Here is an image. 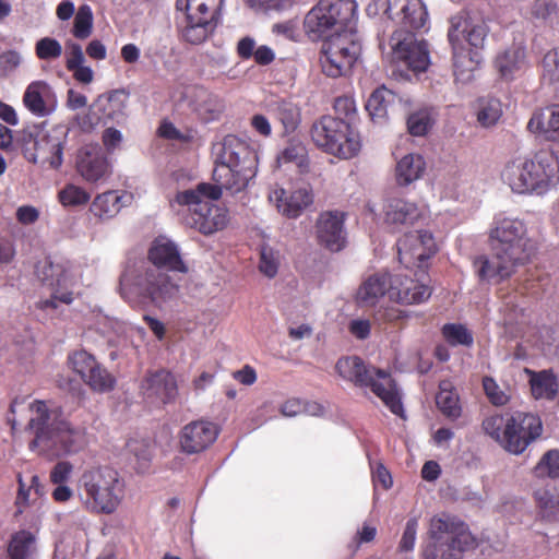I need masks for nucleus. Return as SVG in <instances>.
<instances>
[{
	"mask_svg": "<svg viewBox=\"0 0 559 559\" xmlns=\"http://www.w3.org/2000/svg\"><path fill=\"white\" fill-rule=\"evenodd\" d=\"M390 300L403 305H415L427 301L431 296L429 286L403 275H394Z\"/></svg>",
	"mask_w": 559,
	"mask_h": 559,
	"instance_id": "nucleus-23",
	"label": "nucleus"
},
{
	"mask_svg": "<svg viewBox=\"0 0 559 559\" xmlns=\"http://www.w3.org/2000/svg\"><path fill=\"white\" fill-rule=\"evenodd\" d=\"M442 335L451 346H472L474 337L472 332L463 324L447 323L442 326Z\"/></svg>",
	"mask_w": 559,
	"mask_h": 559,
	"instance_id": "nucleus-48",
	"label": "nucleus"
},
{
	"mask_svg": "<svg viewBox=\"0 0 559 559\" xmlns=\"http://www.w3.org/2000/svg\"><path fill=\"white\" fill-rule=\"evenodd\" d=\"M357 4L355 0H319L307 13L304 28L307 36L313 40L333 37L348 27L356 19Z\"/></svg>",
	"mask_w": 559,
	"mask_h": 559,
	"instance_id": "nucleus-9",
	"label": "nucleus"
},
{
	"mask_svg": "<svg viewBox=\"0 0 559 559\" xmlns=\"http://www.w3.org/2000/svg\"><path fill=\"white\" fill-rule=\"evenodd\" d=\"M21 63V56L15 50H8L0 55V76L11 74Z\"/></svg>",
	"mask_w": 559,
	"mask_h": 559,
	"instance_id": "nucleus-59",
	"label": "nucleus"
},
{
	"mask_svg": "<svg viewBox=\"0 0 559 559\" xmlns=\"http://www.w3.org/2000/svg\"><path fill=\"white\" fill-rule=\"evenodd\" d=\"M72 464L66 461L58 462L50 472V480L52 484H64L71 473Z\"/></svg>",
	"mask_w": 559,
	"mask_h": 559,
	"instance_id": "nucleus-63",
	"label": "nucleus"
},
{
	"mask_svg": "<svg viewBox=\"0 0 559 559\" xmlns=\"http://www.w3.org/2000/svg\"><path fill=\"white\" fill-rule=\"evenodd\" d=\"M90 199L91 195L84 188L73 183L66 185L58 192V200L66 207L85 205Z\"/></svg>",
	"mask_w": 559,
	"mask_h": 559,
	"instance_id": "nucleus-49",
	"label": "nucleus"
},
{
	"mask_svg": "<svg viewBox=\"0 0 559 559\" xmlns=\"http://www.w3.org/2000/svg\"><path fill=\"white\" fill-rule=\"evenodd\" d=\"M335 369L344 380L350 381L361 389H370L394 415L404 417L401 396L390 373L367 366L358 356L340 358Z\"/></svg>",
	"mask_w": 559,
	"mask_h": 559,
	"instance_id": "nucleus-6",
	"label": "nucleus"
},
{
	"mask_svg": "<svg viewBox=\"0 0 559 559\" xmlns=\"http://www.w3.org/2000/svg\"><path fill=\"white\" fill-rule=\"evenodd\" d=\"M17 485L14 501L16 515L39 503L45 495V487L37 475H32L29 479H25L22 474H17Z\"/></svg>",
	"mask_w": 559,
	"mask_h": 559,
	"instance_id": "nucleus-29",
	"label": "nucleus"
},
{
	"mask_svg": "<svg viewBox=\"0 0 559 559\" xmlns=\"http://www.w3.org/2000/svg\"><path fill=\"white\" fill-rule=\"evenodd\" d=\"M176 8L187 11L188 24L182 32L186 41L192 45L202 44L209 36L210 21L204 16L207 13L206 2L203 0H177Z\"/></svg>",
	"mask_w": 559,
	"mask_h": 559,
	"instance_id": "nucleus-21",
	"label": "nucleus"
},
{
	"mask_svg": "<svg viewBox=\"0 0 559 559\" xmlns=\"http://www.w3.org/2000/svg\"><path fill=\"white\" fill-rule=\"evenodd\" d=\"M420 217L418 206L405 200L391 201L385 213V222L395 226L414 225Z\"/></svg>",
	"mask_w": 559,
	"mask_h": 559,
	"instance_id": "nucleus-37",
	"label": "nucleus"
},
{
	"mask_svg": "<svg viewBox=\"0 0 559 559\" xmlns=\"http://www.w3.org/2000/svg\"><path fill=\"white\" fill-rule=\"evenodd\" d=\"M68 47L69 53L66 62L67 69L72 70L73 68L82 66L85 60L82 47L76 43H69Z\"/></svg>",
	"mask_w": 559,
	"mask_h": 559,
	"instance_id": "nucleus-64",
	"label": "nucleus"
},
{
	"mask_svg": "<svg viewBox=\"0 0 559 559\" xmlns=\"http://www.w3.org/2000/svg\"><path fill=\"white\" fill-rule=\"evenodd\" d=\"M229 222V210L224 204H212V233L225 229L228 226Z\"/></svg>",
	"mask_w": 559,
	"mask_h": 559,
	"instance_id": "nucleus-61",
	"label": "nucleus"
},
{
	"mask_svg": "<svg viewBox=\"0 0 559 559\" xmlns=\"http://www.w3.org/2000/svg\"><path fill=\"white\" fill-rule=\"evenodd\" d=\"M124 192L109 190L97 194L90 206V212L99 221L115 217L123 206Z\"/></svg>",
	"mask_w": 559,
	"mask_h": 559,
	"instance_id": "nucleus-34",
	"label": "nucleus"
},
{
	"mask_svg": "<svg viewBox=\"0 0 559 559\" xmlns=\"http://www.w3.org/2000/svg\"><path fill=\"white\" fill-rule=\"evenodd\" d=\"M360 50V45L346 34L329 38L320 53L322 72L333 79L347 75L356 63Z\"/></svg>",
	"mask_w": 559,
	"mask_h": 559,
	"instance_id": "nucleus-12",
	"label": "nucleus"
},
{
	"mask_svg": "<svg viewBox=\"0 0 559 559\" xmlns=\"http://www.w3.org/2000/svg\"><path fill=\"white\" fill-rule=\"evenodd\" d=\"M391 47L396 60L403 62L414 72L427 70L429 60L428 44L425 40H416L411 32H395L391 37Z\"/></svg>",
	"mask_w": 559,
	"mask_h": 559,
	"instance_id": "nucleus-15",
	"label": "nucleus"
},
{
	"mask_svg": "<svg viewBox=\"0 0 559 559\" xmlns=\"http://www.w3.org/2000/svg\"><path fill=\"white\" fill-rule=\"evenodd\" d=\"M123 480L109 466L93 467L81 475L78 483L85 508L98 514L114 513L123 498Z\"/></svg>",
	"mask_w": 559,
	"mask_h": 559,
	"instance_id": "nucleus-7",
	"label": "nucleus"
},
{
	"mask_svg": "<svg viewBox=\"0 0 559 559\" xmlns=\"http://www.w3.org/2000/svg\"><path fill=\"white\" fill-rule=\"evenodd\" d=\"M83 381L91 390L98 393H107L115 389L116 378L100 364L88 372Z\"/></svg>",
	"mask_w": 559,
	"mask_h": 559,
	"instance_id": "nucleus-43",
	"label": "nucleus"
},
{
	"mask_svg": "<svg viewBox=\"0 0 559 559\" xmlns=\"http://www.w3.org/2000/svg\"><path fill=\"white\" fill-rule=\"evenodd\" d=\"M483 388L486 396L488 397L491 404L496 406H502L509 402V396L499 388L498 383L495 381L493 378L484 377Z\"/></svg>",
	"mask_w": 559,
	"mask_h": 559,
	"instance_id": "nucleus-55",
	"label": "nucleus"
},
{
	"mask_svg": "<svg viewBox=\"0 0 559 559\" xmlns=\"http://www.w3.org/2000/svg\"><path fill=\"white\" fill-rule=\"evenodd\" d=\"M35 53L39 60H55L61 57L62 46L52 37H43L35 45Z\"/></svg>",
	"mask_w": 559,
	"mask_h": 559,
	"instance_id": "nucleus-53",
	"label": "nucleus"
},
{
	"mask_svg": "<svg viewBox=\"0 0 559 559\" xmlns=\"http://www.w3.org/2000/svg\"><path fill=\"white\" fill-rule=\"evenodd\" d=\"M431 126L430 117L425 111L412 114L407 119V129L412 135H425Z\"/></svg>",
	"mask_w": 559,
	"mask_h": 559,
	"instance_id": "nucleus-56",
	"label": "nucleus"
},
{
	"mask_svg": "<svg viewBox=\"0 0 559 559\" xmlns=\"http://www.w3.org/2000/svg\"><path fill=\"white\" fill-rule=\"evenodd\" d=\"M27 412L31 414L27 429L34 435L31 449L53 454H72L86 445L85 428L73 427L59 408L51 409L40 400L27 403L25 399H15L11 403L8 423L12 430L23 419L19 417Z\"/></svg>",
	"mask_w": 559,
	"mask_h": 559,
	"instance_id": "nucleus-1",
	"label": "nucleus"
},
{
	"mask_svg": "<svg viewBox=\"0 0 559 559\" xmlns=\"http://www.w3.org/2000/svg\"><path fill=\"white\" fill-rule=\"evenodd\" d=\"M210 442V423L197 420L183 427L180 444L187 453H198L206 449Z\"/></svg>",
	"mask_w": 559,
	"mask_h": 559,
	"instance_id": "nucleus-31",
	"label": "nucleus"
},
{
	"mask_svg": "<svg viewBox=\"0 0 559 559\" xmlns=\"http://www.w3.org/2000/svg\"><path fill=\"white\" fill-rule=\"evenodd\" d=\"M36 537L26 530H21L11 536L8 545L7 559H28L35 549Z\"/></svg>",
	"mask_w": 559,
	"mask_h": 559,
	"instance_id": "nucleus-39",
	"label": "nucleus"
},
{
	"mask_svg": "<svg viewBox=\"0 0 559 559\" xmlns=\"http://www.w3.org/2000/svg\"><path fill=\"white\" fill-rule=\"evenodd\" d=\"M212 201L222 198L223 191L235 195L245 191L258 173V152L246 141L228 134L213 146Z\"/></svg>",
	"mask_w": 559,
	"mask_h": 559,
	"instance_id": "nucleus-2",
	"label": "nucleus"
},
{
	"mask_svg": "<svg viewBox=\"0 0 559 559\" xmlns=\"http://www.w3.org/2000/svg\"><path fill=\"white\" fill-rule=\"evenodd\" d=\"M503 180L516 193L545 194L559 182V159L551 148H542L533 157L509 162Z\"/></svg>",
	"mask_w": 559,
	"mask_h": 559,
	"instance_id": "nucleus-3",
	"label": "nucleus"
},
{
	"mask_svg": "<svg viewBox=\"0 0 559 559\" xmlns=\"http://www.w3.org/2000/svg\"><path fill=\"white\" fill-rule=\"evenodd\" d=\"M310 135L318 148L342 159L355 157L361 147L360 139L342 118L325 115L316 120Z\"/></svg>",
	"mask_w": 559,
	"mask_h": 559,
	"instance_id": "nucleus-10",
	"label": "nucleus"
},
{
	"mask_svg": "<svg viewBox=\"0 0 559 559\" xmlns=\"http://www.w3.org/2000/svg\"><path fill=\"white\" fill-rule=\"evenodd\" d=\"M307 157L306 146L299 141H290L287 146L278 154L280 164L295 163L301 166Z\"/></svg>",
	"mask_w": 559,
	"mask_h": 559,
	"instance_id": "nucleus-52",
	"label": "nucleus"
},
{
	"mask_svg": "<svg viewBox=\"0 0 559 559\" xmlns=\"http://www.w3.org/2000/svg\"><path fill=\"white\" fill-rule=\"evenodd\" d=\"M148 260L158 269H166L175 272H187L177 246L168 240L156 239L150 250Z\"/></svg>",
	"mask_w": 559,
	"mask_h": 559,
	"instance_id": "nucleus-26",
	"label": "nucleus"
},
{
	"mask_svg": "<svg viewBox=\"0 0 559 559\" xmlns=\"http://www.w3.org/2000/svg\"><path fill=\"white\" fill-rule=\"evenodd\" d=\"M394 275L388 272H380L367 277L357 292V300L365 305H374L381 297L390 299L392 281Z\"/></svg>",
	"mask_w": 559,
	"mask_h": 559,
	"instance_id": "nucleus-28",
	"label": "nucleus"
},
{
	"mask_svg": "<svg viewBox=\"0 0 559 559\" xmlns=\"http://www.w3.org/2000/svg\"><path fill=\"white\" fill-rule=\"evenodd\" d=\"M525 372L530 376L531 392L536 400L551 401L556 397L559 383L551 369L534 371L526 368Z\"/></svg>",
	"mask_w": 559,
	"mask_h": 559,
	"instance_id": "nucleus-33",
	"label": "nucleus"
},
{
	"mask_svg": "<svg viewBox=\"0 0 559 559\" xmlns=\"http://www.w3.org/2000/svg\"><path fill=\"white\" fill-rule=\"evenodd\" d=\"M175 201L188 206V225L204 235H210V182L200 183L195 190L178 192Z\"/></svg>",
	"mask_w": 559,
	"mask_h": 559,
	"instance_id": "nucleus-16",
	"label": "nucleus"
},
{
	"mask_svg": "<svg viewBox=\"0 0 559 559\" xmlns=\"http://www.w3.org/2000/svg\"><path fill=\"white\" fill-rule=\"evenodd\" d=\"M427 20L428 13L421 0H411L399 19L400 23L413 31L423 28Z\"/></svg>",
	"mask_w": 559,
	"mask_h": 559,
	"instance_id": "nucleus-44",
	"label": "nucleus"
},
{
	"mask_svg": "<svg viewBox=\"0 0 559 559\" xmlns=\"http://www.w3.org/2000/svg\"><path fill=\"white\" fill-rule=\"evenodd\" d=\"M346 213L338 210L321 212L316 222L318 243L331 252H338L346 246Z\"/></svg>",
	"mask_w": 559,
	"mask_h": 559,
	"instance_id": "nucleus-17",
	"label": "nucleus"
},
{
	"mask_svg": "<svg viewBox=\"0 0 559 559\" xmlns=\"http://www.w3.org/2000/svg\"><path fill=\"white\" fill-rule=\"evenodd\" d=\"M129 99V93L123 88L114 90L109 93L99 95L95 102V107L102 114V118L116 120L124 116Z\"/></svg>",
	"mask_w": 559,
	"mask_h": 559,
	"instance_id": "nucleus-35",
	"label": "nucleus"
},
{
	"mask_svg": "<svg viewBox=\"0 0 559 559\" xmlns=\"http://www.w3.org/2000/svg\"><path fill=\"white\" fill-rule=\"evenodd\" d=\"M436 404L442 415L451 420H455L462 415L459 394L449 381H442L439 384Z\"/></svg>",
	"mask_w": 559,
	"mask_h": 559,
	"instance_id": "nucleus-38",
	"label": "nucleus"
},
{
	"mask_svg": "<svg viewBox=\"0 0 559 559\" xmlns=\"http://www.w3.org/2000/svg\"><path fill=\"white\" fill-rule=\"evenodd\" d=\"M451 48L455 82L462 84L472 82L480 63L479 53L467 49L466 46H451Z\"/></svg>",
	"mask_w": 559,
	"mask_h": 559,
	"instance_id": "nucleus-27",
	"label": "nucleus"
},
{
	"mask_svg": "<svg viewBox=\"0 0 559 559\" xmlns=\"http://www.w3.org/2000/svg\"><path fill=\"white\" fill-rule=\"evenodd\" d=\"M417 528L418 520L416 518H412L406 522V526L399 545V549L401 551H411L414 549Z\"/></svg>",
	"mask_w": 559,
	"mask_h": 559,
	"instance_id": "nucleus-58",
	"label": "nucleus"
},
{
	"mask_svg": "<svg viewBox=\"0 0 559 559\" xmlns=\"http://www.w3.org/2000/svg\"><path fill=\"white\" fill-rule=\"evenodd\" d=\"M501 114L500 104L490 102L478 111L477 119L484 127H490L500 119Z\"/></svg>",
	"mask_w": 559,
	"mask_h": 559,
	"instance_id": "nucleus-57",
	"label": "nucleus"
},
{
	"mask_svg": "<svg viewBox=\"0 0 559 559\" xmlns=\"http://www.w3.org/2000/svg\"><path fill=\"white\" fill-rule=\"evenodd\" d=\"M158 136L166 140H176L179 142H189L190 136L181 133L173 122L164 120L157 129Z\"/></svg>",
	"mask_w": 559,
	"mask_h": 559,
	"instance_id": "nucleus-62",
	"label": "nucleus"
},
{
	"mask_svg": "<svg viewBox=\"0 0 559 559\" xmlns=\"http://www.w3.org/2000/svg\"><path fill=\"white\" fill-rule=\"evenodd\" d=\"M428 534L430 542L424 548L423 559H461L478 546L467 524L444 513L431 519Z\"/></svg>",
	"mask_w": 559,
	"mask_h": 559,
	"instance_id": "nucleus-5",
	"label": "nucleus"
},
{
	"mask_svg": "<svg viewBox=\"0 0 559 559\" xmlns=\"http://www.w3.org/2000/svg\"><path fill=\"white\" fill-rule=\"evenodd\" d=\"M474 266L480 281L501 282L510 277L520 265L507 257H500L499 252H493L492 259L486 255L477 257Z\"/></svg>",
	"mask_w": 559,
	"mask_h": 559,
	"instance_id": "nucleus-24",
	"label": "nucleus"
},
{
	"mask_svg": "<svg viewBox=\"0 0 559 559\" xmlns=\"http://www.w3.org/2000/svg\"><path fill=\"white\" fill-rule=\"evenodd\" d=\"M51 94V88L46 82L34 81L23 95V104L33 115L45 117L51 111L47 105Z\"/></svg>",
	"mask_w": 559,
	"mask_h": 559,
	"instance_id": "nucleus-32",
	"label": "nucleus"
},
{
	"mask_svg": "<svg viewBox=\"0 0 559 559\" xmlns=\"http://www.w3.org/2000/svg\"><path fill=\"white\" fill-rule=\"evenodd\" d=\"M543 518L548 521L559 520V492L549 489H539L534 495Z\"/></svg>",
	"mask_w": 559,
	"mask_h": 559,
	"instance_id": "nucleus-47",
	"label": "nucleus"
},
{
	"mask_svg": "<svg viewBox=\"0 0 559 559\" xmlns=\"http://www.w3.org/2000/svg\"><path fill=\"white\" fill-rule=\"evenodd\" d=\"M66 138L61 129L38 130L33 140L26 143L25 157L34 164L58 169L63 162Z\"/></svg>",
	"mask_w": 559,
	"mask_h": 559,
	"instance_id": "nucleus-13",
	"label": "nucleus"
},
{
	"mask_svg": "<svg viewBox=\"0 0 559 559\" xmlns=\"http://www.w3.org/2000/svg\"><path fill=\"white\" fill-rule=\"evenodd\" d=\"M280 258L278 252L267 245H263L260 249L259 270L269 278H273L278 271Z\"/></svg>",
	"mask_w": 559,
	"mask_h": 559,
	"instance_id": "nucleus-51",
	"label": "nucleus"
},
{
	"mask_svg": "<svg viewBox=\"0 0 559 559\" xmlns=\"http://www.w3.org/2000/svg\"><path fill=\"white\" fill-rule=\"evenodd\" d=\"M68 360L73 371H75L82 380L98 364L95 357L84 349L70 354Z\"/></svg>",
	"mask_w": 559,
	"mask_h": 559,
	"instance_id": "nucleus-50",
	"label": "nucleus"
},
{
	"mask_svg": "<svg viewBox=\"0 0 559 559\" xmlns=\"http://www.w3.org/2000/svg\"><path fill=\"white\" fill-rule=\"evenodd\" d=\"M489 238L492 252H499L500 257H507L519 265L530 261L533 246L523 221L507 217L497 219Z\"/></svg>",
	"mask_w": 559,
	"mask_h": 559,
	"instance_id": "nucleus-11",
	"label": "nucleus"
},
{
	"mask_svg": "<svg viewBox=\"0 0 559 559\" xmlns=\"http://www.w3.org/2000/svg\"><path fill=\"white\" fill-rule=\"evenodd\" d=\"M484 432L506 452L520 455L543 433L542 419L531 413L495 414L481 423Z\"/></svg>",
	"mask_w": 559,
	"mask_h": 559,
	"instance_id": "nucleus-4",
	"label": "nucleus"
},
{
	"mask_svg": "<svg viewBox=\"0 0 559 559\" xmlns=\"http://www.w3.org/2000/svg\"><path fill=\"white\" fill-rule=\"evenodd\" d=\"M333 108L336 114L344 117V120H349L356 115V102L354 97L348 95L336 97L334 100Z\"/></svg>",
	"mask_w": 559,
	"mask_h": 559,
	"instance_id": "nucleus-60",
	"label": "nucleus"
},
{
	"mask_svg": "<svg viewBox=\"0 0 559 559\" xmlns=\"http://www.w3.org/2000/svg\"><path fill=\"white\" fill-rule=\"evenodd\" d=\"M94 16L92 8L88 4L79 7L74 14L71 34L80 40L87 39L93 33Z\"/></svg>",
	"mask_w": 559,
	"mask_h": 559,
	"instance_id": "nucleus-46",
	"label": "nucleus"
},
{
	"mask_svg": "<svg viewBox=\"0 0 559 559\" xmlns=\"http://www.w3.org/2000/svg\"><path fill=\"white\" fill-rule=\"evenodd\" d=\"M426 170V162L420 154L409 153L397 160L395 178L399 186H408L420 179Z\"/></svg>",
	"mask_w": 559,
	"mask_h": 559,
	"instance_id": "nucleus-36",
	"label": "nucleus"
},
{
	"mask_svg": "<svg viewBox=\"0 0 559 559\" xmlns=\"http://www.w3.org/2000/svg\"><path fill=\"white\" fill-rule=\"evenodd\" d=\"M536 478H559V450L551 449L545 452L533 468Z\"/></svg>",
	"mask_w": 559,
	"mask_h": 559,
	"instance_id": "nucleus-45",
	"label": "nucleus"
},
{
	"mask_svg": "<svg viewBox=\"0 0 559 559\" xmlns=\"http://www.w3.org/2000/svg\"><path fill=\"white\" fill-rule=\"evenodd\" d=\"M75 168L87 182L96 183L110 175V164L98 144H85L76 153Z\"/></svg>",
	"mask_w": 559,
	"mask_h": 559,
	"instance_id": "nucleus-19",
	"label": "nucleus"
},
{
	"mask_svg": "<svg viewBox=\"0 0 559 559\" xmlns=\"http://www.w3.org/2000/svg\"><path fill=\"white\" fill-rule=\"evenodd\" d=\"M120 293L130 302H150L162 307L178 296L179 285L159 270L145 269L134 274L124 273L120 277Z\"/></svg>",
	"mask_w": 559,
	"mask_h": 559,
	"instance_id": "nucleus-8",
	"label": "nucleus"
},
{
	"mask_svg": "<svg viewBox=\"0 0 559 559\" xmlns=\"http://www.w3.org/2000/svg\"><path fill=\"white\" fill-rule=\"evenodd\" d=\"M275 118L284 128V133L289 134L297 130L301 122L300 109L288 100H281L274 108Z\"/></svg>",
	"mask_w": 559,
	"mask_h": 559,
	"instance_id": "nucleus-40",
	"label": "nucleus"
},
{
	"mask_svg": "<svg viewBox=\"0 0 559 559\" xmlns=\"http://www.w3.org/2000/svg\"><path fill=\"white\" fill-rule=\"evenodd\" d=\"M399 261L406 267H423L436 252L437 246L431 233L416 230L405 234L397 242Z\"/></svg>",
	"mask_w": 559,
	"mask_h": 559,
	"instance_id": "nucleus-14",
	"label": "nucleus"
},
{
	"mask_svg": "<svg viewBox=\"0 0 559 559\" xmlns=\"http://www.w3.org/2000/svg\"><path fill=\"white\" fill-rule=\"evenodd\" d=\"M394 99L392 91L385 86L378 87L369 96L366 103V110L369 112L372 120L383 119L388 114V106Z\"/></svg>",
	"mask_w": 559,
	"mask_h": 559,
	"instance_id": "nucleus-41",
	"label": "nucleus"
},
{
	"mask_svg": "<svg viewBox=\"0 0 559 559\" xmlns=\"http://www.w3.org/2000/svg\"><path fill=\"white\" fill-rule=\"evenodd\" d=\"M269 199L275 203L278 212L287 218L299 217L313 202L312 193L306 188L296 189L289 194L283 188H276L270 193Z\"/></svg>",
	"mask_w": 559,
	"mask_h": 559,
	"instance_id": "nucleus-22",
	"label": "nucleus"
},
{
	"mask_svg": "<svg viewBox=\"0 0 559 559\" xmlns=\"http://www.w3.org/2000/svg\"><path fill=\"white\" fill-rule=\"evenodd\" d=\"M542 68L544 80L549 83L559 82V50L551 49L546 52L542 61Z\"/></svg>",
	"mask_w": 559,
	"mask_h": 559,
	"instance_id": "nucleus-54",
	"label": "nucleus"
},
{
	"mask_svg": "<svg viewBox=\"0 0 559 559\" xmlns=\"http://www.w3.org/2000/svg\"><path fill=\"white\" fill-rule=\"evenodd\" d=\"M493 66L502 79L513 80L526 67L525 48L513 45L504 49L496 56Z\"/></svg>",
	"mask_w": 559,
	"mask_h": 559,
	"instance_id": "nucleus-30",
	"label": "nucleus"
},
{
	"mask_svg": "<svg viewBox=\"0 0 559 559\" xmlns=\"http://www.w3.org/2000/svg\"><path fill=\"white\" fill-rule=\"evenodd\" d=\"M531 17L545 25L559 24V4L556 0H534L530 8Z\"/></svg>",
	"mask_w": 559,
	"mask_h": 559,
	"instance_id": "nucleus-42",
	"label": "nucleus"
},
{
	"mask_svg": "<svg viewBox=\"0 0 559 559\" xmlns=\"http://www.w3.org/2000/svg\"><path fill=\"white\" fill-rule=\"evenodd\" d=\"M140 388L144 397L152 402L169 404L174 403L178 396L176 377L165 369L147 372Z\"/></svg>",
	"mask_w": 559,
	"mask_h": 559,
	"instance_id": "nucleus-20",
	"label": "nucleus"
},
{
	"mask_svg": "<svg viewBox=\"0 0 559 559\" xmlns=\"http://www.w3.org/2000/svg\"><path fill=\"white\" fill-rule=\"evenodd\" d=\"M527 130L546 141L559 143V104H551L533 112Z\"/></svg>",
	"mask_w": 559,
	"mask_h": 559,
	"instance_id": "nucleus-25",
	"label": "nucleus"
},
{
	"mask_svg": "<svg viewBox=\"0 0 559 559\" xmlns=\"http://www.w3.org/2000/svg\"><path fill=\"white\" fill-rule=\"evenodd\" d=\"M450 23L448 39L451 46H466L477 52L484 47L488 33L485 23H476L463 14L452 16Z\"/></svg>",
	"mask_w": 559,
	"mask_h": 559,
	"instance_id": "nucleus-18",
	"label": "nucleus"
}]
</instances>
